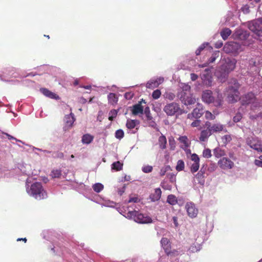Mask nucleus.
Here are the masks:
<instances>
[{
  "label": "nucleus",
  "instance_id": "nucleus-28",
  "mask_svg": "<svg viewBox=\"0 0 262 262\" xmlns=\"http://www.w3.org/2000/svg\"><path fill=\"white\" fill-rule=\"evenodd\" d=\"M161 196V191L160 188L155 189V192L149 195V199L152 202L158 201Z\"/></svg>",
  "mask_w": 262,
  "mask_h": 262
},
{
  "label": "nucleus",
  "instance_id": "nucleus-37",
  "mask_svg": "<svg viewBox=\"0 0 262 262\" xmlns=\"http://www.w3.org/2000/svg\"><path fill=\"white\" fill-rule=\"evenodd\" d=\"M123 164L119 161L114 162L112 164V169L116 171H120L122 169Z\"/></svg>",
  "mask_w": 262,
  "mask_h": 262
},
{
  "label": "nucleus",
  "instance_id": "nucleus-64",
  "mask_svg": "<svg viewBox=\"0 0 262 262\" xmlns=\"http://www.w3.org/2000/svg\"><path fill=\"white\" fill-rule=\"evenodd\" d=\"M126 188V185L124 184L122 187L119 188L117 190L118 194L122 195L125 191Z\"/></svg>",
  "mask_w": 262,
  "mask_h": 262
},
{
  "label": "nucleus",
  "instance_id": "nucleus-34",
  "mask_svg": "<svg viewBox=\"0 0 262 262\" xmlns=\"http://www.w3.org/2000/svg\"><path fill=\"white\" fill-rule=\"evenodd\" d=\"M94 137L90 134H85L82 137V142L83 144H89L93 140Z\"/></svg>",
  "mask_w": 262,
  "mask_h": 262
},
{
  "label": "nucleus",
  "instance_id": "nucleus-8",
  "mask_svg": "<svg viewBox=\"0 0 262 262\" xmlns=\"http://www.w3.org/2000/svg\"><path fill=\"white\" fill-rule=\"evenodd\" d=\"M241 101L242 105L251 104L252 110L259 107L260 105L259 101L256 99L254 94L252 92L248 93L243 96L241 98Z\"/></svg>",
  "mask_w": 262,
  "mask_h": 262
},
{
  "label": "nucleus",
  "instance_id": "nucleus-25",
  "mask_svg": "<svg viewBox=\"0 0 262 262\" xmlns=\"http://www.w3.org/2000/svg\"><path fill=\"white\" fill-rule=\"evenodd\" d=\"M64 120L66 123V126L63 127L64 130H66L69 128L71 127L75 120L74 115L72 113L66 115Z\"/></svg>",
  "mask_w": 262,
  "mask_h": 262
},
{
  "label": "nucleus",
  "instance_id": "nucleus-52",
  "mask_svg": "<svg viewBox=\"0 0 262 262\" xmlns=\"http://www.w3.org/2000/svg\"><path fill=\"white\" fill-rule=\"evenodd\" d=\"M52 157L54 158L62 159L63 158L64 154L60 151L54 152L52 153Z\"/></svg>",
  "mask_w": 262,
  "mask_h": 262
},
{
  "label": "nucleus",
  "instance_id": "nucleus-26",
  "mask_svg": "<svg viewBox=\"0 0 262 262\" xmlns=\"http://www.w3.org/2000/svg\"><path fill=\"white\" fill-rule=\"evenodd\" d=\"M40 91L45 96H46V97H49L50 98L54 99L55 100H59L60 98L58 95L52 92L51 91H49L47 89L41 88L40 89Z\"/></svg>",
  "mask_w": 262,
  "mask_h": 262
},
{
  "label": "nucleus",
  "instance_id": "nucleus-60",
  "mask_svg": "<svg viewBox=\"0 0 262 262\" xmlns=\"http://www.w3.org/2000/svg\"><path fill=\"white\" fill-rule=\"evenodd\" d=\"M205 118L209 120H214L215 118V116L209 111L205 112Z\"/></svg>",
  "mask_w": 262,
  "mask_h": 262
},
{
  "label": "nucleus",
  "instance_id": "nucleus-45",
  "mask_svg": "<svg viewBox=\"0 0 262 262\" xmlns=\"http://www.w3.org/2000/svg\"><path fill=\"white\" fill-rule=\"evenodd\" d=\"M143 113L146 115L147 120H151L153 118L151 115L150 112V109L149 107L146 106L144 110H143Z\"/></svg>",
  "mask_w": 262,
  "mask_h": 262
},
{
  "label": "nucleus",
  "instance_id": "nucleus-61",
  "mask_svg": "<svg viewBox=\"0 0 262 262\" xmlns=\"http://www.w3.org/2000/svg\"><path fill=\"white\" fill-rule=\"evenodd\" d=\"M165 98L171 101L174 100V99L175 98V95L171 92L167 93L166 94Z\"/></svg>",
  "mask_w": 262,
  "mask_h": 262
},
{
  "label": "nucleus",
  "instance_id": "nucleus-55",
  "mask_svg": "<svg viewBox=\"0 0 262 262\" xmlns=\"http://www.w3.org/2000/svg\"><path fill=\"white\" fill-rule=\"evenodd\" d=\"M161 93L160 90H155L152 94V97L154 99H158L161 96Z\"/></svg>",
  "mask_w": 262,
  "mask_h": 262
},
{
  "label": "nucleus",
  "instance_id": "nucleus-24",
  "mask_svg": "<svg viewBox=\"0 0 262 262\" xmlns=\"http://www.w3.org/2000/svg\"><path fill=\"white\" fill-rule=\"evenodd\" d=\"M19 171L23 174L29 175L31 173L30 165L19 163L18 164L17 172Z\"/></svg>",
  "mask_w": 262,
  "mask_h": 262
},
{
  "label": "nucleus",
  "instance_id": "nucleus-10",
  "mask_svg": "<svg viewBox=\"0 0 262 262\" xmlns=\"http://www.w3.org/2000/svg\"><path fill=\"white\" fill-rule=\"evenodd\" d=\"M234 35L235 38L243 41L244 46H248L251 44L248 39L250 35L248 31L241 28H237L234 33Z\"/></svg>",
  "mask_w": 262,
  "mask_h": 262
},
{
  "label": "nucleus",
  "instance_id": "nucleus-54",
  "mask_svg": "<svg viewBox=\"0 0 262 262\" xmlns=\"http://www.w3.org/2000/svg\"><path fill=\"white\" fill-rule=\"evenodd\" d=\"M2 134L5 135L8 138L9 140H14L15 141H16V142H20L23 144H25V143L22 141L21 140H18V139H17L16 138H15V137L12 136L11 135L8 134V133H5V132H2Z\"/></svg>",
  "mask_w": 262,
  "mask_h": 262
},
{
  "label": "nucleus",
  "instance_id": "nucleus-47",
  "mask_svg": "<svg viewBox=\"0 0 262 262\" xmlns=\"http://www.w3.org/2000/svg\"><path fill=\"white\" fill-rule=\"evenodd\" d=\"M118 111L116 110H111L108 114V119L110 121H113L117 116Z\"/></svg>",
  "mask_w": 262,
  "mask_h": 262
},
{
  "label": "nucleus",
  "instance_id": "nucleus-51",
  "mask_svg": "<svg viewBox=\"0 0 262 262\" xmlns=\"http://www.w3.org/2000/svg\"><path fill=\"white\" fill-rule=\"evenodd\" d=\"M211 151L209 148L205 149L203 151V156L205 158H209L211 157Z\"/></svg>",
  "mask_w": 262,
  "mask_h": 262
},
{
  "label": "nucleus",
  "instance_id": "nucleus-38",
  "mask_svg": "<svg viewBox=\"0 0 262 262\" xmlns=\"http://www.w3.org/2000/svg\"><path fill=\"white\" fill-rule=\"evenodd\" d=\"M167 202L171 205H176L177 203V199L176 196L170 194L167 196Z\"/></svg>",
  "mask_w": 262,
  "mask_h": 262
},
{
  "label": "nucleus",
  "instance_id": "nucleus-21",
  "mask_svg": "<svg viewBox=\"0 0 262 262\" xmlns=\"http://www.w3.org/2000/svg\"><path fill=\"white\" fill-rule=\"evenodd\" d=\"M194 239L195 242L192 244L188 250L190 252L194 253L198 252L201 248V244L203 243L202 238L198 236L197 238Z\"/></svg>",
  "mask_w": 262,
  "mask_h": 262
},
{
  "label": "nucleus",
  "instance_id": "nucleus-31",
  "mask_svg": "<svg viewBox=\"0 0 262 262\" xmlns=\"http://www.w3.org/2000/svg\"><path fill=\"white\" fill-rule=\"evenodd\" d=\"M194 181L195 183H198L202 185L204 184L205 179L204 176L202 175V173L198 172L194 178Z\"/></svg>",
  "mask_w": 262,
  "mask_h": 262
},
{
  "label": "nucleus",
  "instance_id": "nucleus-20",
  "mask_svg": "<svg viewBox=\"0 0 262 262\" xmlns=\"http://www.w3.org/2000/svg\"><path fill=\"white\" fill-rule=\"evenodd\" d=\"M202 100L207 104L214 102V98L212 96V92L210 90H205L203 92L202 95Z\"/></svg>",
  "mask_w": 262,
  "mask_h": 262
},
{
  "label": "nucleus",
  "instance_id": "nucleus-14",
  "mask_svg": "<svg viewBox=\"0 0 262 262\" xmlns=\"http://www.w3.org/2000/svg\"><path fill=\"white\" fill-rule=\"evenodd\" d=\"M224 50L226 52L235 53L241 51L243 49L239 43L237 42H230L224 46Z\"/></svg>",
  "mask_w": 262,
  "mask_h": 262
},
{
  "label": "nucleus",
  "instance_id": "nucleus-5",
  "mask_svg": "<svg viewBox=\"0 0 262 262\" xmlns=\"http://www.w3.org/2000/svg\"><path fill=\"white\" fill-rule=\"evenodd\" d=\"M124 216L128 219L134 220L138 224H145L152 222V220L149 216L137 210L129 211Z\"/></svg>",
  "mask_w": 262,
  "mask_h": 262
},
{
  "label": "nucleus",
  "instance_id": "nucleus-19",
  "mask_svg": "<svg viewBox=\"0 0 262 262\" xmlns=\"http://www.w3.org/2000/svg\"><path fill=\"white\" fill-rule=\"evenodd\" d=\"M188 215L191 217L196 216L198 213V209L192 203H187L185 206Z\"/></svg>",
  "mask_w": 262,
  "mask_h": 262
},
{
  "label": "nucleus",
  "instance_id": "nucleus-9",
  "mask_svg": "<svg viewBox=\"0 0 262 262\" xmlns=\"http://www.w3.org/2000/svg\"><path fill=\"white\" fill-rule=\"evenodd\" d=\"M164 112L168 116H178L182 114L183 110L179 103L172 102L167 103L163 108Z\"/></svg>",
  "mask_w": 262,
  "mask_h": 262
},
{
  "label": "nucleus",
  "instance_id": "nucleus-16",
  "mask_svg": "<svg viewBox=\"0 0 262 262\" xmlns=\"http://www.w3.org/2000/svg\"><path fill=\"white\" fill-rule=\"evenodd\" d=\"M164 78L162 77H154L146 83V87L148 89H154L162 84Z\"/></svg>",
  "mask_w": 262,
  "mask_h": 262
},
{
  "label": "nucleus",
  "instance_id": "nucleus-62",
  "mask_svg": "<svg viewBox=\"0 0 262 262\" xmlns=\"http://www.w3.org/2000/svg\"><path fill=\"white\" fill-rule=\"evenodd\" d=\"M254 164L258 166L262 167V157L260 156L259 158V159H256L254 161Z\"/></svg>",
  "mask_w": 262,
  "mask_h": 262
},
{
  "label": "nucleus",
  "instance_id": "nucleus-30",
  "mask_svg": "<svg viewBox=\"0 0 262 262\" xmlns=\"http://www.w3.org/2000/svg\"><path fill=\"white\" fill-rule=\"evenodd\" d=\"M213 155L217 158H221L225 155V151L220 147H217L213 150Z\"/></svg>",
  "mask_w": 262,
  "mask_h": 262
},
{
  "label": "nucleus",
  "instance_id": "nucleus-23",
  "mask_svg": "<svg viewBox=\"0 0 262 262\" xmlns=\"http://www.w3.org/2000/svg\"><path fill=\"white\" fill-rule=\"evenodd\" d=\"M142 102L146 103L144 100L142 99L141 101L133 106L132 112L134 115H142L143 114L144 108L141 105Z\"/></svg>",
  "mask_w": 262,
  "mask_h": 262
},
{
  "label": "nucleus",
  "instance_id": "nucleus-32",
  "mask_svg": "<svg viewBox=\"0 0 262 262\" xmlns=\"http://www.w3.org/2000/svg\"><path fill=\"white\" fill-rule=\"evenodd\" d=\"M159 144L160 148L164 149L166 147L167 140L164 135H161L159 137L158 139Z\"/></svg>",
  "mask_w": 262,
  "mask_h": 262
},
{
  "label": "nucleus",
  "instance_id": "nucleus-22",
  "mask_svg": "<svg viewBox=\"0 0 262 262\" xmlns=\"http://www.w3.org/2000/svg\"><path fill=\"white\" fill-rule=\"evenodd\" d=\"M212 134L214 133L226 132L227 129L225 125L221 124L220 123H215L212 124V126L210 130Z\"/></svg>",
  "mask_w": 262,
  "mask_h": 262
},
{
  "label": "nucleus",
  "instance_id": "nucleus-42",
  "mask_svg": "<svg viewBox=\"0 0 262 262\" xmlns=\"http://www.w3.org/2000/svg\"><path fill=\"white\" fill-rule=\"evenodd\" d=\"M51 176L53 178H59L61 176V171L60 169H53L51 171Z\"/></svg>",
  "mask_w": 262,
  "mask_h": 262
},
{
  "label": "nucleus",
  "instance_id": "nucleus-63",
  "mask_svg": "<svg viewBox=\"0 0 262 262\" xmlns=\"http://www.w3.org/2000/svg\"><path fill=\"white\" fill-rule=\"evenodd\" d=\"M140 201V199L137 196L130 197L129 199L127 201V203H137Z\"/></svg>",
  "mask_w": 262,
  "mask_h": 262
},
{
  "label": "nucleus",
  "instance_id": "nucleus-44",
  "mask_svg": "<svg viewBox=\"0 0 262 262\" xmlns=\"http://www.w3.org/2000/svg\"><path fill=\"white\" fill-rule=\"evenodd\" d=\"M200 167L199 163L192 162L190 163V171L191 172L194 173L196 172Z\"/></svg>",
  "mask_w": 262,
  "mask_h": 262
},
{
  "label": "nucleus",
  "instance_id": "nucleus-57",
  "mask_svg": "<svg viewBox=\"0 0 262 262\" xmlns=\"http://www.w3.org/2000/svg\"><path fill=\"white\" fill-rule=\"evenodd\" d=\"M242 118V114L241 113H237L235 116L233 117V120L234 122L237 123L239 122Z\"/></svg>",
  "mask_w": 262,
  "mask_h": 262
},
{
  "label": "nucleus",
  "instance_id": "nucleus-59",
  "mask_svg": "<svg viewBox=\"0 0 262 262\" xmlns=\"http://www.w3.org/2000/svg\"><path fill=\"white\" fill-rule=\"evenodd\" d=\"M190 160L192 162L200 163V158L196 154H192L191 155Z\"/></svg>",
  "mask_w": 262,
  "mask_h": 262
},
{
  "label": "nucleus",
  "instance_id": "nucleus-7",
  "mask_svg": "<svg viewBox=\"0 0 262 262\" xmlns=\"http://www.w3.org/2000/svg\"><path fill=\"white\" fill-rule=\"evenodd\" d=\"M248 27L254 33L253 37L261 41L262 39L260 37H262V18L249 21Z\"/></svg>",
  "mask_w": 262,
  "mask_h": 262
},
{
  "label": "nucleus",
  "instance_id": "nucleus-39",
  "mask_svg": "<svg viewBox=\"0 0 262 262\" xmlns=\"http://www.w3.org/2000/svg\"><path fill=\"white\" fill-rule=\"evenodd\" d=\"M179 141L183 143L185 148L188 147L189 146V140L188 138L185 136H181L179 138Z\"/></svg>",
  "mask_w": 262,
  "mask_h": 262
},
{
  "label": "nucleus",
  "instance_id": "nucleus-18",
  "mask_svg": "<svg viewBox=\"0 0 262 262\" xmlns=\"http://www.w3.org/2000/svg\"><path fill=\"white\" fill-rule=\"evenodd\" d=\"M218 165L223 169H231L234 163L227 158H223L218 161Z\"/></svg>",
  "mask_w": 262,
  "mask_h": 262
},
{
  "label": "nucleus",
  "instance_id": "nucleus-2",
  "mask_svg": "<svg viewBox=\"0 0 262 262\" xmlns=\"http://www.w3.org/2000/svg\"><path fill=\"white\" fill-rule=\"evenodd\" d=\"M236 63V60L233 58H221L220 66L214 73L215 76L220 82H224L226 81L229 73L235 69Z\"/></svg>",
  "mask_w": 262,
  "mask_h": 262
},
{
  "label": "nucleus",
  "instance_id": "nucleus-53",
  "mask_svg": "<svg viewBox=\"0 0 262 262\" xmlns=\"http://www.w3.org/2000/svg\"><path fill=\"white\" fill-rule=\"evenodd\" d=\"M161 186L165 190H170L172 189V186L165 181L161 183Z\"/></svg>",
  "mask_w": 262,
  "mask_h": 262
},
{
  "label": "nucleus",
  "instance_id": "nucleus-50",
  "mask_svg": "<svg viewBox=\"0 0 262 262\" xmlns=\"http://www.w3.org/2000/svg\"><path fill=\"white\" fill-rule=\"evenodd\" d=\"M153 167L150 165H144L142 167V170L144 173H149L152 171Z\"/></svg>",
  "mask_w": 262,
  "mask_h": 262
},
{
  "label": "nucleus",
  "instance_id": "nucleus-40",
  "mask_svg": "<svg viewBox=\"0 0 262 262\" xmlns=\"http://www.w3.org/2000/svg\"><path fill=\"white\" fill-rule=\"evenodd\" d=\"M116 203L113 201L110 200H104L101 204V206L107 207L114 208L116 206Z\"/></svg>",
  "mask_w": 262,
  "mask_h": 262
},
{
  "label": "nucleus",
  "instance_id": "nucleus-27",
  "mask_svg": "<svg viewBox=\"0 0 262 262\" xmlns=\"http://www.w3.org/2000/svg\"><path fill=\"white\" fill-rule=\"evenodd\" d=\"M107 100L109 104L114 106L118 101V97L116 94L110 93L107 95Z\"/></svg>",
  "mask_w": 262,
  "mask_h": 262
},
{
  "label": "nucleus",
  "instance_id": "nucleus-29",
  "mask_svg": "<svg viewBox=\"0 0 262 262\" xmlns=\"http://www.w3.org/2000/svg\"><path fill=\"white\" fill-rule=\"evenodd\" d=\"M212 135L210 131L207 129H204L201 132L200 140L201 141H206L208 138Z\"/></svg>",
  "mask_w": 262,
  "mask_h": 262
},
{
  "label": "nucleus",
  "instance_id": "nucleus-15",
  "mask_svg": "<svg viewBox=\"0 0 262 262\" xmlns=\"http://www.w3.org/2000/svg\"><path fill=\"white\" fill-rule=\"evenodd\" d=\"M204 112L203 105L200 103H198L197 106L193 110L191 113L188 114L187 117L190 119L193 118L199 119L202 116Z\"/></svg>",
  "mask_w": 262,
  "mask_h": 262
},
{
  "label": "nucleus",
  "instance_id": "nucleus-58",
  "mask_svg": "<svg viewBox=\"0 0 262 262\" xmlns=\"http://www.w3.org/2000/svg\"><path fill=\"white\" fill-rule=\"evenodd\" d=\"M167 177L171 183H174L176 181V175L173 173H168Z\"/></svg>",
  "mask_w": 262,
  "mask_h": 262
},
{
  "label": "nucleus",
  "instance_id": "nucleus-43",
  "mask_svg": "<svg viewBox=\"0 0 262 262\" xmlns=\"http://www.w3.org/2000/svg\"><path fill=\"white\" fill-rule=\"evenodd\" d=\"M220 52L219 51H214L212 56L208 60V63H213L216 59L217 57L219 56Z\"/></svg>",
  "mask_w": 262,
  "mask_h": 262
},
{
  "label": "nucleus",
  "instance_id": "nucleus-48",
  "mask_svg": "<svg viewBox=\"0 0 262 262\" xmlns=\"http://www.w3.org/2000/svg\"><path fill=\"white\" fill-rule=\"evenodd\" d=\"M208 42H204L202 43L196 50L195 54L196 55L200 54L201 52L206 48V46H208Z\"/></svg>",
  "mask_w": 262,
  "mask_h": 262
},
{
  "label": "nucleus",
  "instance_id": "nucleus-35",
  "mask_svg": "<svg viewBox=\"0 0 262 262\" xmlns=\"http://www.w3.org/2000/svg\"><path fill=\"white\" fill-rule=\"evenodd\" d=\"M231 31L229 28H225L221 32V35L224 40L228 38L229 36L231 34Z\"/></svg>",
  "mask_w": 262,
  "mask_h": 262
},
{
  "label": "nucleus",
  "instance_id": "nucleus-33",
  "mask_svg": "<svg viewBox=\"0 0 262 262\" xmlns=\"http://www.w3.org/2000/svg\"><path fill=\"white\" fill-rule=\"evenodd\" d=\"M139 121L137 120L127 119L126 123V126L128 129H133L135 127L137 124H139Z\"/></svg>",
  "mask_w": 262,
  "mask_h": 262
},
{
  "label": "nucleus",
  "instance_id": "nucleus-11",
  "mask_svg": "<svg viewBox=\"0 0 262 262\" xmlns=\"http://www.w3.org/2000/svg\"><path fill=\"white\" fill-rule=\"evenodd\" d=\"M246 143L250 148L256 151L258 153L262 152V142L257 138L250 137L247 138Z\"/></svg>",
  "mask_w": 262,
  "mask_h": 262
},
{
  "label": "nucleus",
  "instance_id": "nucleus-6",
  "mask_svg": "<svg viewBox=\"0 0 262 262\" xmlns=\"http://www.w3.org/2000/svg\"><path fill=\"white\" fill-rule=\"evenodd\" d=\"M21 77L19 70L14 68H10L0 71V81L3 82H10L12 78H17Z\"/></svg>",
  "mask_w": 262,
  "mask_h": 262
},
{
  "label": "nucleus",
  "instance_id": "nucleus-1",
  "mask_svg": "<svg viewBox=\"0 0 262 262\" xmlns=\"http://www.w3.org/2000/svg\"><path fill=\"white\" fill-rule=\"evenodd\" d=\"M245 62L247 63L245 66L248 69V74L246 78L247 83L251 85L254 82L255 88L262 89V77L259 74V69L258 67V65H262V58L256 55L252 56Z\"/></svg>",
  "mask_w": 262,
  "mask_h": 262
},
{
  "label": "nucleus",
  "instance_id": "nucleus-36",
  "mask_svg": "<svg viewBox=\"0 0 262 262\" xmlns=\"http://www.w3.org/2000/svg\"><path fill=\"white\" fill-rule=\"evenodd\" d=\"M92 188L94 191L97 193H99L103 189L104 186L100 183H97L92 186Z\"/></svg>",
  "mask_w": 262,
  "mask_h": 262
},
{
  "label": "nucleus",
  "instance_id": "nucleus-17",
  "mask_svg": "<svg viewBox=\"0 0 262 262\" xmlns=\"http://www.w3.org/2000/svg\"><path fill=\"white\" fill-rule=\"evenodd\" d=\"M167 255L170 258L181 254L182 251H178L175 249L171 250L170 243L168 244L165 246H162Z\"/></svg>",
  "mask_w": 262,
  "mask_h": 262
},
{
  "label": "nucleus",
  "instance_id": "nucleus-56",
  "mask_svg": "<svg viewBox=\"0 0 262 262\" xmlns=\"http://www.w3.org/2000/svg\"><path fill=\"white\" fill-rule=\"evenodd\" d=\"M170 169V166H166L162 168L160 171V174L161 176H163L165 174L166 172Z\"/></svg>",
  "mask_w": 262,
  "mask_h": 262
},
{
  "label": "nucleus",
  "instance_id": "nucleus-12",
  "mask_svg": "<svg viewBox=\"0 0 262 262\" xmlns=\"http://www.w3.org/2000/svg\"><path fill=\"white\" fill-rule=\"evenodd\" d=\"M201 78L204 85L210 86L212 83L211 68H206L200 75Z\"/></svg>",
  "mask_w": 262,
  "mask_h": 262
},
{
  "label": "nucleus",
  "instance_id": "nucleus-4",
  "mask_svg": "<svg viewBox=\"0 0 262 262\" xmlns=\"http://www.w3.org/2000/svg\"><path fill=\"white\" fill-rule=\"evenodd\" d=\"M240 84L234 78L231 79L228 82V86L226 89L228 101L230 103H234L239 99V92L238 89Z\"/></svg>",
  "mask_w": 262,
  "mask_h": 262
},
{
  "label": "nucleus",
  "instance_id": "nucleus-3",
  "mask_svg": "<svg viewBox=\"0 0 262 262\" xmlns=\"http://www.w3.org/2000/svg\"><path fill=\"white\" fill-rule=\"evenodd\" d=\"M26 183V191L29 195L38 200L47 198V193L43 188L41 183L34 182L30 185L31 181L27 179Z\"/></svg>",
  "mask_w": 262,
  "mask_h": 262
},
{
  "label": "nucleus",
  "instance_id": "nucleus-46",
  "mask_svg": "<svg viewBox=\"0 0 262 262\" xmlns=\"http://www.w3.org/2000/svg\"><path fill=\"white\" fill-rule=\"evenodd\" d=\"M184 162L182 160H178L176 166V169L178 171H182L184 168Z\"/></svg>",
  "mask_w": 262,
  "mask_h": 262
},
{
  "label": "nucleus",
  "instance_id": "nucleus-41",
  "mask_svg": "<svg viewBox=\"0 0 262 262\" xmlns=\"http://www.w3.org/2000/svg\"><path fill=\"white\" fill-rule=\"evenodd\" d=\"M182 90L178 93H182L183 92L185 94H189L190 90V86L187 84H182L181 87Z\"/></svg>",
  "mask_w": 262,
  "mask_h": 262
},
{
  "label": "nucleus",
  "instance_id": "nucleus-13",
  "mask_svg": "<svg viewBox=\"0 0 262 262\" xmlns=\"http://www.w3.org/2000/svg\"><path fill=\"white\" fill-rule=\"evenodd\" d=\"M178 97L181 102L185 105H191L196 102L195 98L190 93L187 94H185L183 92L178 93Z\"/></svg>",
  "mask_w": 262,
  "mask_h": 262
},
{
  "label": "nucleus",
  "instance_id": "nucleus-49",
  "mask_svg": "<svg viewBox=\"0 0 262 262\" xmlns=\"http://www.w3.org/2000/svg\"><path fill=\"white\" fill-rule=\"evenodd\" d=\"M124 137V132L122 129H118L115 132V137L118 139H121Z\"/></svg>",
  "mask_w": 262,
  "mask_h": 262
}]
</instances>
